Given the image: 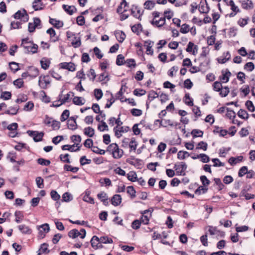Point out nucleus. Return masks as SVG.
<instances>
[{
  "mask_svg": "<svg viewBox=\"0 0 255 255\" xmlns=\"http://www.w3.org/2000/svg\"><path fill=\"white\" fill-rule=\"evenodd\" d=\"M43 4L42 2L37 1L36 0H34L32 3V7L34 9V10H42L43 8Z\"/></svg>",
  "mask_w": 255,
  "mask_h": 255,
  "instance_id": "22",
  "label": "nucleus"
},
{
  "mask_svg": "<svg viewBox=\"0 0 255 255\" xmlns=\"http://www.w3.org/2000/svg\"><path fill=\"white\" fill-rule=\"evenodd\" d=\"M76 144H74L72 145H70L68 144H65L62 146V149L63 150H69L71 152L77 151L80 150V146H78L77 148L74 149V147Z\"/></svg>",
  "mask_w": 255,
  "mask_h": 255,
  "instance_id": "19",
  "label": "nucleus"
},
{
  "mask_svg": "<svg viewBox=\"0 0 255 255\" xmlns=\"http://www.w3.org/2000/svg\"><path fill=\"white\" fill-rule=\"evenodd\" d=\"M125 57L122 54H119L116 59V64L118 66H121L124 64Z\"/></svg>",
  "mask_w": 255,
  "mask_h": 255,
  "instance_id": "51",
  "label": "nucleus"
},
{
  "mask_svg": "<svg viewBox=\"0 0 255 255\" xmlns=\"http://www.w3.org/2000/svg\"><path fill=\"white\" fill-rule=\"evenodd\" d=\"M231 76V73L227 69L225 72L224 71H222V75L219 77V79L222 83H225L229 81Z\"/></svg>",
  "mask_w": 255,
  "mask_h": 255,
  "instance_id": "10",
  "label": "nucleus"
},
{
  "mask_svg": "<svg viewBox=\"0 0 255 255\" xmlns=\"http://www.w3.org/2000/svg\"><path fill=\"white\" fill-rule=\"evenodd\" d=\"M71 44L74 48L79 47L81 45L80 37H77L75 36L71 42Z\"/></svg>",
  "mask_w": 255,
  "mask_h": 255,
  "instance_id": "23",
  "label": "nucleus"
},
{
  "mask_svg": "<svg viewBox=\"0 0 255 255\" xmlns=\"http://www.w3.org/2000/svg\"><path fill=\"white\" fill-rule=\"evenodd\" d=\"M20 46L23 47L25 50L24 52L26 54H33L37 53L38 46L36 44L34 43L33 42H32V44H25Z\"/></svg>",
  "mask_w": 255,
  "mask_h": 255,
  "instance_id": "4",
  "label": "nucleus"
},
{
  "mask_svg": "<svg viewBox=\"0 0 255 255\" xmlns=\"http://www.w3.org/2000/svg\"><path fill=\"white\" fill-rule=\"evenodd\" d=\"M244 69L248 72H252L255 69V65L252 62H248L244 65Z\"/></svg>",
  "mask_w": 255,
  "mask_h": 255,
  "instance_id": "33",
  "label": "nucleus"
},
{
  "mask_svg": "<svg viewBox=\"0 0 255 255\" xmlns=\"http://www.w3.org/2000/svg\"><path fill=\"white\" fill-rule=\"evenodd\" d=\"M86 235V230L84 229H81L80 231L77 229H72L68 233V236L72 239H75L80 236V238L84 239Z\"/></svg>",
  "mask_w": 255,
  "mask_h": 255,
  "instance_id": "2",
  "label": "nucleus"
},
{
  "mask_svg": "<svg viewBox=\"0 0 255 255\" xmlns=\"http://www.w3.org/2000/svg\"><path fill=\"white\" fill-rule=\"evenodd\" d=\"M141 224L140 220H135L131 224V227L134 230H137L140 228Z\"/></svg>",
  "mask_w": 255,
  "mask_h": 255,
  "instance_id": "59",
  "label": "nucleus"
},
{
  "mask_svg": "<svg viewBox=\"0 0 255 255\" xmlns=\"http://www.w3.org/2000/svg\"><path fill=\"white\" fill-rule=\"evenodd\" d=\"M62 7L63 9L69 15H72L77 10L76 8L73 5L63 4L62 5Z\"/></svg>",
  "mask_w": 255,
  "mask_h": 255,
  "instance_id": "15",
  "label": "nucleus"
},
{
  "mask_svg": "<svg viewBox=\"0 0 255 255\" xmlns=\"http://www.w3.org/2000/svg\"><path fill=\"white\" fill-rule=\"evenodd\" d=\"M200 178L203 185L204 187L207 186L210 184V181L206 176L202 175L200 176Z\"/></svg>",
  "mask_w": 255,
  "mask_h": 255,
  "instance_id": "49",
  "label": "nucleus"
},
{
  "mask_svg": "<svg viewBox=\"0 0 255 255\" xmlns=\"http://www.w3.org/2000/svg\"><path fill=\"white\" fill-rule=\"evenodd\" d=\"M10 69L15 73L19 70L18 64L15 62H11L9 63Z\"/></svg>",
  "mask_w": 255,
  "mask_h": 255,
  "instance_id": "45",
  "label": "nucleus"
},
{
  "mask_svg": "<svg viewBox=\"0 0 255 255\" xmlns=\"http://www.w3.org/2000/svg\"><path fill=\"white\" fill-rule=\"evenodd\" d=\"M220 95L222 97H226L228 94L230 92L229 88L227 86H225L224 87H223L222 90L219 92Z\"/></svg>",
  "mask_w": 255,
  "mask_h": 255,
  "instance_id": "40",
  "label": "nucleus"
},
{
  "mask_svg": "<svg viewBox=\"0 0 255 255\" xmlns=\"http://www.w3.org/2000/svg\"><path fill=\"white\" fill-rule=\"evenodd\" d=\"M97 197L103 202H106L107 204H109L108 200L107 194L104 192H101L97 195Z\"/></svg>",
  "mask_w": 255,
  "mask_h": 255,
  "instance_id": "27",
  "label": "nucleus"
},
{
  "mask_svg": "<svg viewBox=\"0 0 255 255\" xmlns=\"http://www.w3.org/2000/svg\"><path fill=\"white\" fill-rule=\"evenodd\" d=\"M70 112L68 110H65L63 113H62L61 117H60V120L61 122H64L66 120L68 119V118L69 117Z\"/></svg>",
  "mask_w": 255,
  "mask_h": 255,
  "instance_id": "41",
  "label": "nucleus"
},
{
  "mask_svg": "<svg viewBox=\"0 0 255 255\" xmlns=\"http://www.w3.org/2000/svg\"><path fill=\"white\" fill-rule=\"evenodd\" d=\"M73 199L72 195L68 193L65 192L62 195V201L68 202L71 201Z\"/></svg>",
  "mask_w": 255,
  "mask_h": 255,
  "instance_id": "36",
  "label": "nucleus"
},
{
  "mask_svg": "<svg viewBox=\"0 0 255 255\" xmlns=\"http://www.w3.org/2000/svg\"><path fill=\"white\" fill-rule=\"evenodd\" d=\"M64 169L67 171H71L73 173H76L79 168L77 167H72L70 165L65 164L64 166Z\"/></svg>",
  "mask_w": 255,
  "mask_h": 255,
  "instance_id": "30",
  "label": "nucleus"
},
{
  "mask_svg": "<svg viewBox=\"0 0 255 255\" xmlns=\"http://www.w3.org/2000/svg\"><path fill=\"white\" fill-rule=\"evenodd\" d=\"M80 162L81 165H84L90 164L91 163V160L86 158V156H83L80 159Z\"/></svg>",
  "mask_w": 255,
  "mask_h": 255,
  "instance_id": "55",
  "label": "nucleus"
},
{
  "mask_svg": "<svg viewBox=\"0 0 255 255\" xmlns=\"http://www.w3.org/2000/svg\"><path fill=\"white\" fill-rule=\"evenodd\" d=\"M242 7L245 9H251L254 7V4L251 0H244L241 1Z\"/></svg>",
  "mask_w": 255,
  "mask_h": 255,
  "instance_id": "14",
  "label": "nucleus"
},
{
  "mask_svg": "<svg viewBox=\"0 0 255 255\" xmlns=\"http://www.w3.org/2000/svg\"><path fill=\"white\" fill-rule=\"evenodd\" d=\"M19 107L18 105H15L14 107H10L9 109L6 110L4 114H7L10 116H14L17 114Z\"/></svg>",
  "mask_w": 255,
  "mask_h": 255,
  "instance_id": "13",
  "label": "nucleus"
},
{
  "mask_svg": "<svg viewBox=\"0 0 255 255\" xmlns=\"http://www.w3.org/2000/svg\"><path fill=\"white\" fill-rule=\"evenodd\" d=\"M227 112L226 116L230 119H233L236 118V113L233 110H230L229 108H227Z\"/></svg>",
  "mask_w": 255,
  "mask_h": 255,
  "instance_id": "54",
  "label": "nucleus"
},
{
  "mask_svg": "<svg viewBox=\"0 0 255 255\" xmlns=\"http://www.w3.org/2000/svg\"><path fill=\"white\" fill-rule=\"evenodd\" d=\"M101 122L102 123V125L98 126V129L101 131H103L104 130H108V127L106 123L103 121H102Z\"/></svg>",
  "mask_w": 255,
  "mask_h": 255,
  "instance_id": "61",
  "label": "nucleus"
},
{
  "mask_svg": "<svg viewBox=\"0 0 255 255\" xmlns=\"http://www.w3.org/2000/svg\"><path fill=\"white\" fill-rule=\"evenodd\" d=\"M50 83L51 81L48 75H41L39 77L38 85L41 89H47L48 85L50 84Z\"/></svg>",
  "mask_w": 255,
  "mask_h": 255,
  "instance_id": "3",
  "label": "nucleus"
},
{
  "mask_svg": "<svg viewBox=\"0 0 255 255\" xmlns=\"http://www.w3.org/2000/svg\"><path fill=\"white\" fill-rule=\"evenodd\" d=\"M13 17L15 19H21L24 22H27L29 19V16L25 9L22 10H18L13 15Z\"/></svg>",
  "mask_w": 255,
  "mask_h": 255,
  "instance_id": "5",
  "label": "nucleus"
},
{
  "mask_svg": "<svg viewBox=\"0 0 255 255\" xmlns=\"http://www.w3.org/2000/svg\"><path fill=\"white\" fill-rule=\"evenodd\" d=\"M37 163L41 165L47 166L50 164V161L49 160L45 159L42 158H39L37 160Z\"/></svg>",
  "mask_w": 255,
  "mask_h": 255,
  "instance_id": "52",
  "label": "nucleus"
},
{
  "mask_svg": "<svg viewBox=\"0 0 255 255\" xmlns=\"http://www.w3.org/2000/svg\"><path fill=\"white\" fill-rule=\"evenodd\" d=\"M184 101L185 103L189 106H193V100L190 98V95L189 93H186L185 95Z\"/></svg>",
  "mask_w": 255,
  "mask_h": 255,
  "instance_id": "34",
  "label": "nucleus"
},
{
  "mask_svg": "<svg viewBox=\"0 0 255 255\" xmlns=\"http://www.w3.org/2000/svg\"><path fill=\"white\" fill-rule=\"evenodd\" d=\"M191 134L193 138L202 137L203 135V131L200 129H194L191 131Z\"/></svg>",
  "mask_w": 255,
  "mask_h": 255,
  "instance_id": "32",
  "label": "nucleus"
},
{
  "mask_svg": "<svg viewBox=\"0 0 255 255\" xmlns=\"http://www.w3.org/2000/svg\"><path fill=\"white\" fill-rule=\"evenodd\" d=\"M141 25L139 23L137 25H134L132 26L131 28V30L133 32L138 34L139 33L140 29L141 28Z\"/></svg>",
  "mask_w": 255,
  "mask_h": 255,
  "instance_id": "64",
  "label": "nucleus"
},
{
  "mask_svg": "<svg viewBox=\"0 0 255 255\" xmlns=\"http://www.w3.org/2000/svg\"><path fill=\"white\" fill-rule=\"evenodd\" d=\"M84 99L82 97H74L73 99V103L76 105L82 106L84 104Z\"/></svg>",
  "mask_w": 255,
  "mask_h": 255,
  "instance_id": "28",
  "label": "nucleus"
},
{
  "mask_svg": "<svg viewBox=\"0 0 255 255\" xmlns=\"http://www.w3.org/2000/svg\"><path fill=\"white\" fill-rule=\"evenodd\" d=\"M11 97V94L9 92H2L0 95V98L3 99L4 100H9Z\"/></svg>",
  "mask_w": 255,
  "mask_h": 255,
  "instance_id": "48",
  "label": "nucleus"
},
{
  "mask_svg": "<svg viewBox=\"0 0 255 255\" xmlns=\"http://www.w3.org/2000/svg\"><path fill=\"white\" fill-rule=\"evenodd\" d=\"M207 146L208 144L206 142L202 141L198 143L197 146L196 147V149H202L203 150L206 151L207 149Z\"/></svg>",
  "mask_w": 255,
  "mask_h": 255,
  "instance_id": "53",
  "label": "nucleus"
},
{
  "mask_svg": "<svg viewBox=\"0 0 255 255\" xmlns=\"http://www.w3.org/2000/svg\"><path fill=\"white\" fill-rule=\"evenodd\" d=\"M84 134L87 136L92 137L94 136L95 133V130L93 128L89 127L85 128L84 131Z\"/></svg>",
  "mask_w": 255,
  "mask_h": 255,
  "instance_id": "24",
  "label": "nucleus"
},
{
  "mask_svg": "<svg viewBox=\"0 0 255 255\" xmlns=\"http://www.w3.org/2000/svg\"><path fill=\"white\" fill-rule=\"evenodd\" d=\"M189 153L185 151H179L177 153V158L179 159H184L186 156H189Z\"/></svg>",
  "mask_w": 255,
  "mask_h": 255,
  "instance_id": "39",
  "label": "nucleus"
},
{
  "mask_svg": "<svg viewBox=\"0 0 255 255\" xmlns=\"http://www.w3.org/2000/svg\"><path fill=\"white\" fill-rule=\"evenodd\" d=\"M78 118L77 116L70 117L67 121V125L69 129L74 130L78 128L76 122V119Z\"/></svg>",
  "mask_w": 255,
  "mask_h": 255,
  "instance_id": "7",
  "label": "nucleus"
},
{
  "mask_svg": "<svg viewBox=\"0 0 255 255\" xmlns=\"http://www.w3.org/2000/svg\"><path fill=\"white\" fill-rule=\"evenodd\" d=\"M208 188L203 186H199L195 191V194L200 195L201 193H205L207 192Z\"/></svg>",
  "mask_w": 255,
  "mask_h": 255,
  "instance_id": "62",
  "label": "nucleus"
},
{
  "mask_svg": "<svg viewBox=\"0 0 255 255\" xmlns=\"http://www.w3.org/2000/svg\"><path fill=\"white\" fill-rule=\"evenodd\" d=\"M127 193L128 194L131 198L135 197L136 191L132 186H129L127 187Z\"/></svg>",
  "mask_w": 255,
  "mask_h": 255,
  "instance_id": "38",
  "label": "nucleus"
},
{
  "mask_svg": "<svg viewBox=\"0 0 255 255\" xmlns=\"http://www.w3.org/2000/svg\"><path fill=\"white\" fill-rule=\"evenodd\" d=\"M94 94L97 100L101 99L103 95L102 91L100 89H95L94 90Z\"/></svg>",
  "mask_w": 255,
  "mask_h": 255,
  "instance_id": "47",
  "label": "nucleus"
},
{
  "mask_svg": "<svg viewBox=\"0 0 255 255\" xmlns=\"http://www.w3.org/2000/svg\"><path fill=\"white\" fill-rule=\"evenodd\" d=\"M69 155L68 153H66L65 154H61L59 156V158L63 162L69 163H70V161L69 158Z\"/></svg>",
  "mask_w": 255,
  "mask_h": 255,
  "instance_id": "57",
  "label": "nucleus"
},
{
  "mask_svg": "<svg viewBox=\"0 0 255 255\" xmlns=\"http://www.w3.org/2000/svg\"><path fill=\"white\" fill-rule=\"evenodd\" d=\"M61 68L73 72L75 71V65L72 62H62L60 64Z\"/></svg>",
  "mask_w": 255,
  "mask_h": 255,
  "instance_id": "9",
  "label": "nucleus"
},
{
  "mask_svg": "<svg viewBox=\"0 0 255 255\" xmlns=\"http://www.w3.org/2000/svg\"><path fill=\"white\" fill-rule=\"evenodd\" d=\"M127 178L131 182H135L137 180V175L135 171H131L127 175Z\"/></svg>",
  "mask_w": 255,
  "mask_h": 255,
  "instance_id": "25",
  "label": "nucleus"
},
{
  "mask_svg": "<svg viewBox=\"0 0 255 255\" xmlns=\"http://www.w3.org/2000/svg\"><path fill=\"white\" fill-rule=\"evenodd\" d=\"M199 10L201 13H207L209 11V7L208 6L207 3H206V5H202L199 7Z\"/></svg>",
  "mask_w": 255,
  "mask_h": 255,
  "instance_id": "60",
  "label": "nucleus"
},
{
  "mask_svg": "<svg viewBox=\"0 0 255 255\" xmlns=\"http://www.w3.org/2000/svg\"><path fill=\"white\" fill-rule=\"evenodd\" d=\"M90 242L92 247L95 249L102 248L103 247L102 245L101 244V243L99 241V237L96 236H94L92 238Z\"/></svg>",
  "mask_w": 255,
  "mask_h": 255,
  "instance_id": "11",
  "label": "nucleus"
},
{
  "mask_svg": "<svg viewBox=\"0 0 255 255\" xmlns=\"http://www.w3.org/2000/svg\"><path fill=\"white\" fill-rule=\"evenodd\" d=\"M13 84L18 88H20L23 86V81L22 79L19 78L13 81Z\"/></svg>",
  "mask_w": 255,
  "mask_h": 255,
  "instance_id": "63",
  "label": "nucleus"
},
{
  "mask_svg": "<svg viewBox=\"0 0 255 255\" xmlns=\"http://www.w3.org/2000/svg\"><path fill=\"white\" fill-rule=\"evenodd\" d=\"M49 230L50 228L48 224L42 225L39 229V237L41 238H43L45 236V233H48Z\"/></svg>",
  "mask_w": 255,
  "mask_h": 255,
  "instance_id": "8",
  "label": "nucleus"
},
{
  "mask_svg": "<svg viewBox=\"0 0 255 255\" xmlns=\"http://www.w3.org/2000/svg\"><path fill=\"white\" fill-rule=\"evenodd\" d=\"M250 171H248V167L247 166H243L242 167L238 172V176L239 177H243L244 175L246 174L247 173H250Z\"/></svg>",
  "mask_w": 255,
  "mask_h": 255,
  "instance_id": "43",
  "label": "nucleus"
},
{
  "mask_svg": "<svg viewBox=\"0 0 255 255\" xmlns=\"http://www.w3.org/2000/svg\"><path fill=\"white\" fill-rule=\"evenodd\" d=\"M106 96H110L107 99L108 103L105 105V108H110L112 104L115 102V99L114 97L113 94L110 91H107Z\"/></svg>",
  "mask_w": 255,
  "mask_h": 255,
  "instance_id": "12",
  "label": "nucleus"
},
{
  "mask_svg": "<svg viewBox=\"0 0 255 255\" xmlns=\"http://www.w3.org/2000/svg\"><path fill=\"white\" fill-rule=\"evenodd\" d=\"M115 36L117 39L120 43H122L126 37L125 33L123 31H116Z\"/></svg>",
  "mask_w": 255,
  "mask_h": 255,
  "instance_id": "18",
  "label": "nucleus"
},
{
  "mask_svg": "<svg viewBox=\"0 0 255 255\" xmlns=\"http://www.w3.org/2000/svg\"><path fill=\"white\" fill-rule=\"evenodd\" d=\"M155 5V3L154 1L149 0H146L144 3L145 8L150 10L152 9Z\"/></svg>",
  "mask_w": 255,
  "mask_h": 255,
  "instance_id": "35",
  "label": "nucleus"
},
{
  "mask_svg": "<svg viewBox=\"0 0 255 255\" xmlns=\"http://www.w3.org/2000/svg\"><path fill=\"white\" fill-rule=\"evenodd\" d=\"M49 22L55 27L58 29L63 27V23L62 21L57 20L55 18H50Z\"/></svg>",
  "mask_w": 255,
  "mask_h": 255,
  "instance_id": "17",
  "label": "nucleus"
},
{
  "mask_svg": "<svg viewBox=\"0 0 255 255\" xmlns=\"http://www.w3.org/2000/svg\"><path fill=\"white\" fill-rule=\"evenodd\" d=\"M158 97V95L156 92L152 90L149 92L148 97V99L150 100V102L152 101V100H153L156 98H157Z\"/></svg>",
  "mask_w": 255,
  "mask_h": 255,
  "instance_id": "58",
  "label": "nucleus"
},
{
  "mask_svg": "<svg viewBox=\"0 0 255 255\" xmlns=\"http://www.w3.org/2000/svg\"><path fill=\"white\" fill-rule=\"evenodd\" d=\"M213 89L217 92H220L222 90L223 86L221 82L216 81L213 85Z\"/></svg>",
  "mask_w": 255,
  "mask_h": 255,
  "instance_id": "42",
  "label": "nucleus"
},
{
  "mask_svg": "<svg viewBox=\"0 0 255 255\" xmlns=\"http://www.w3.org/2000/svg\"><path fill=\"white\" fill-rule=\"evenodd\" d=\"M50 196L51 198L56 201H58L60 198V195L58 194L57 191L55 190H52L50 192ZM60 205V203H59L58 202L56 203V206H58V207Z\"/></svg>",
  "mask_w": 255,
  "mask_h": 255,
  "instance_id": "21",
  "label": "nucleus"
},
{
  "mask_svg": "<svg viewBox=\"0 0 255 255\" xmlns=\"http://www.w3.org/2000/svg\"><path fill=\"white\" fill-rule=\"evenodd\" d=\"M249 20L250 18L249 17L244 18H241L239 19L237 23L241 27H243L248 24Z\"/></svg>",
  "mask_w": 255,
  "mask_h": 255,
  "instance_id": "37",
  "label": "nucleus"
},
{
  "mask_svg": "<svg viewBox=\"0 0 255 255\" xmlns=\"http://www.w3.org/2000/svg\"><path fill=\"white\" fill-rule=\"evenodd\" d=\"M174 168L178 175H185V171L187 168V165L184 162H181L179 164H175Z\"/></svg>",
  "mask_w": 255,
  "mask_h": 255,
  "instance_id": "6",
  "label": "nucleus"
},
{
  "mask_svg": "<svg viewBox=\"0 0 255 255\" xmlns=\"http://www.w3.org/2000/svg\"><path fill=\"white\" fill-rule=\"evenodd\" d=\"M137 143H136L134 138H132L129 143V147L131 150L135 151L136 149Z\"/></svg>",
  "mask_w": 255,
  "mask_h": 255,
  "instance_id": "50",
  "label": "nucleus"
},
{
  "mask_svg": "<svg viewBox=\"0 0 255 255\" xmlns=\"http://www.w3.org/2000/svg\"><path fill=\"white\" fill-rule=\"evenodd\" d=\"M107 151L112 153L113 157L116 159L121 158L124 154L123 150L120 149L116 143L110 144L107 147Z\"/></svg>",
  "mask_w": 255,
  "mask_h": 255,
  "instance_id": "1",
  "label": "nucleus"
},
{
  "mask_svg": "<svg viewBox=\"0 0 255 255\" xmlns=\"http://www.w3.org/2000/svg\"><path fill=\"white\" fill-rule=\"evenodd\" d=\"M122 202V197L119 194H116L111 199V203L115 206L119 205Z\"/></svg>",
  "mask_w": 255,
  "mask_h": 255,
  "instance_id": "16",
  "label": "nucleus"
},
{
  "mask_svg": "<svg viewBox=\"0 0 255 255\" xmlns=\"http://www.w3.org/2000/svg\"><path fill=\"white\" fill-rule=\"evenodd\" d=\"M18 229L22 234H30L32 232L31 230L25 225H19Z\"/></svg>",
  "mask_w": 255,
  "mask_h": 255,
  "instance_id": "20",
  "label": "nucleus"
},
{
  "mask_svg": "<svg viewBox=\"0 0 255 255\" xmlns=\"http://www.w3.org/2000/svg\"><path fill=\"white\" fill-rule=\"evenodd\" d=\"M44 133L42 132H39L37 131L36 134L34 136L33 140L35 142L40 141L42 140Z\"/></svg>",
  "mask_w": 255,
  "mask_h": 255,
  "instance_id": "46",
  "label": "nucleus"
},
{
  "mask_svg": "<svg viewBox=\"0 0 255 255\" xmlns=\"http://www.w3.org/2000/svg\"><path fill=\"white\" fill-rule=\"evenodd\" d=\"M40 64L41 68L44 70H46L49 68L50 62L48 59L43 58L40 61Z\"/></svg>",
  "mask_w": 255,
  "mask_h": 255,
  "instance_id": "29",
  "label": "nucleus"
},
{
  "mask_svg": "<svg viewBox=\"0 0 255 255\" xmlns=\"http://www.w3.org/2000/svg\"><path fill=\"white\" fill-rule=\"evenodd\" d=\"M127 67L129 68H134L136 66L135 61L133 59H128L125 61Z\"/></svg>",
  "mask_w": 255,
  "mask_h": 255,
  "instance_id": "44",
  "label": "nucleus"
},
{
  "mask_svg": "<svg viewBox=\"0 0 255 255\" xmlns=\"http://www.w3.org/2000/svg\"><path fill=\"white\" fill-rule=\"evenodd\" d=\"M245 105H246L247 109H248V110H249L250 111H251L252 112H253L255 111V107L254 106L253 103L252 101H249V100L247 101L246 102Z\"/></svg>",
  "mask_w": 255,
  "mask_h": 255,
  "instance_id": "56",
  "label": "nucleus"
},
{
  "mask_svg": "<svg viewBox=\"0 0 255 255\" xmlns=\"http://www.w3.org/2000/svg\"><path fill=\"white\" fill-rule=\"evenodd\" d=\"M238 115L240 118L245 120H247L249 118V115L247 111L243 109H240L238 111Z\"/></svg>",
  "mask_w": 255,
  "mask_h": 255,
  "instance_id": "31",
  "label": "nucleus"
},
{
  "mask_svg": "<svg viewBox=\"0 0 255 255\" xmlns=\"http://www.w3.org/2000/svg\"><path fill=\"white\" fill-rule=\"evenodd\" d=\"M100 242L101 244H112L113 241L112 239L109 238L108 236H102L99 238Z\"/></svg>",
  "mask_w": 255,
  "mask_h": 255,
  "instance_id": "26",
  "label": "nucleus"
}]
</instances>
